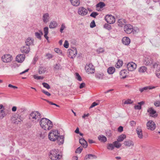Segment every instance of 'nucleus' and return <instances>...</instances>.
<instances>
[{
  "label": "nucleus",
  "instance_id": "a878e982",
  "mask_svg": "<svg viewBox=\"0 0 160 160\" xmlns=\"http://www.w3.org/2000/svg\"><path fill=\"white\" fill-rule=\"evenodd\" d=\"M53 69L54 71H59L62 69V67L59 63H57L54 66Z\"/></svg>",
  "mask_w": 160,
  "mask_h": 160
},
{
  "label": "nucleus",
  "instance_id": "c9c22d12",
  "mask_svg": "<svg viewBox=\"0 0 160 160\" xmlns=\"http://www.w3.org/2000/svg\"><path fill=\"white\" fill-rule=\"evenodd\" d=\"M114 146L113 144V143H108L107 145V148L109 150H112L114 148Z\"/></svg>",
  "mask_w": 160,
  "mask_h": 160
},
{
  "label": "nucleus",
  "instance_id": "473e14b6",
  "mask_svg": "<svg viewBox=\"0 0 160 160\" xmlns=\"http://www.w3.org/2000/svg\"><path fill=\"white\" fill-rule=\"evenodd\" d=\"M113 144L114 146V147L118 148H119L121 146V144L118 140L114 142Z\"/></svg>",
  "mask_w": 160,
  "mask_h": 160
},
{
  "label": "nucleus",
  "instance_id": "6e6552de",
  "mask_svg": "<svg viewBox=\"0 0 160 160\" xmlns=\"http://www.w3.org/2000/svg\"><path fill=\"white\" fill-rule=\"evenodd\" d=\"M133 26L130 24H126L124 26V30L127 34H130L133 31Z\"/></svg>",
  "mask_w": 160,
  "mask_h": 160
},
{
  "label": "nucleus",
  "instance_id": "4d7b16f0",
  "mask_svg": "<svg viewBox=\"0 0 160 160\" xmlns=\"http://www.w3.org/2000/svg\"><path fill=\"white\" fill-rule=\"evenodd\" d=\"M46 57H47L48 59H51L53 57V55L50 53H48L46 54Z\"/></svg>",
  "mask_w": 160,
  "mask_h": 160
},
{
  "label": "nucleus",
  "instance_id": "13d9d810",
  "mask_svg": "<svg viewBox=\"0 0 160 160\" xmlns=\"http://www.w3.org/2000/svg\"><path fill=\"white\" fill-rule=\"evenodd\" d=\"M96 26L94 20H92L90 24V27L91 28H93Z\"/></svg>",
  "mask_w": 160,
  "mask_h": 160
},
{
  "label": "nucleus",
  "instance_id": "6ab92c4d",
  "mask_svg": "<svg viewBox=\"0 0 160 160\" xmlns=\"http://www.w3.org/2000/svg\"><path fill=\"white\" fill-rule=\"evenodd\" d=\"M136 131L139 138L142 139L143 137V136L141 128L140 127L138 126L136 129Z\"/></svg>",
  "mask_w": 160,
  "mask_h": 160
},
{
  "label": "nucleus",
  "instance_id": "5fc2aeb1",
  "mask_svg": "<svg viewBox=\"0 0 160 160\" xmlns=\"http://www.w3.org/2000/svg\"><path fill=\"white\" fill-rule=\"evenodd\" d=\"M48 27H45L44 28V34L45 36L47 35L48 33Z\"/></svg>",
  "mask_w": 160,
  "mask_h": 160
},
{
  "label": "nucleus",
  "instance_id": "7c9ffc66",
  "mask_svg": "<svg viewBox=\"0 0 160 160\" xmlns=\"http://www.w3.org/2000/svg\"><path fill=\"white\" fill-rule=\"evenodd\" d=\"M126 138V135L124 134H122L118 136L117 140L119 142H121L124 139Z\"/></svg>",
  "mask_w": 160,
  "mask_h": 160
},
{
  "label": "nucleus",
  "instance_id": "3c124183",
  "mask_svg": "<svg viewBox=\"0 0 160 160\" xmlns=\"http://www.w3.org/2000/svg\"><path fill=\"white\" fill-rule=\"evenodd\" d=\"M54 51L56 53L59 54H62V51L58 48H55Z\"/></svg>",
  "mask_w": 160,
  "mask_h": 160
},
{
  "label": "nucleus",
  "instance_id": "e2e57ef3",
  "mask_svg": "<svg viewBox=\"0 0 160 160\" xmlns=\"http://www.w3.org/2000/svg\"><path fill=\"white\" fill-rule=\"evenodd\" d=\"M134 108L135 109L140 110L141 109V106L139 104L135 105L134 106Z\"/></svg>",
  "mask_w": 160,
  "mask_h": 160
},
{
  "label": "nucleus",
  "instance_id": "f8f14e48",
  "mask_svg": "<svg viewBox=\"0 0 160 160\" xmlns=\"http://www.w3.org/2000/svg\"><path fill=\"white\" fill-rule=\"evenodd\" d=\"M147 112L149 113L150 117L155 118L158 116V114L156 113V111L154 110L152 108H149L147 110Z\"/></svg>",
  "mask_w": 160,
  "mask_h": 160
},
{
  "label": "nucleus",
  "instance_id": "393cba45",
  "mask_svg": "<svg viewBox=\"0 0 160 160\" xmlns=\"http://www.w3.org/2000/svg\"><path fill=\"white\" fill-rule=\"evenodd\" d=\"M33 40L30 38H28L26 40L25 43L26 45L29 46L31 45H33Z\"/></svg>",
  "mask_w": 160,
  "mask_h": 160
},
{
  "label": "nucleus",
  "instance_id": "864d4df0",
  "mask_svg": "<svg viewBox=\"0 0 160 160\" xmlns=\"http://www.w3.org/2000/svg\"><path fill=\"white\" fill-rule=\"evenodd\" d=\"M98 15V13L96 12H92L90 16L94 18H95Z\"/></svg>",
  "mask_w": 160,
  "mask_h": 160
},
{
  "label": "nucleus",
  "instance_id": "423d86ee",
  "mask_svg": "<svg viewBox=\"0 0 160 160\" xmlns=\"http://www.w3.org/2000/svg\"><path fill=\"white\" fill-rule=\"evenodd\" d=\"M86 72L88 74H92L94 72L95 69L93 66L92 64H89L85 67Z\"/></svg>",
  "mask_w": 160,
  "mask_h": 160
},
{
  "label": "nucleus",
  "instance_id": "20e7f679",
  "mask_svg": "<svg viewBox=\"0 0 160 160\" xmlns=\"http://www.w3.org/2000/svg\"><path fill=\"white\" fill-rule=\"evenodd\" d=\"M41 114L38 111L32 112L29 115L30 119L38 120L41 118Z\"/></svg>",
  "mask_w": 160,
  "mask_h": 160
},
{
  "label": "nucleus",
  "instance_id": "f03ea898",
  "mask_svg": "<svg viewBox=\"0 0 160 160\" xmlns=\"http://www.w3.org/2000/svg\"><path fill=\"white\" fill-rule=\"evenodd\" d=\"M62 157V154L58 150H52L50 151L49 158L52 160H59Z\"/></svg>",
  "mask_w": 160,
  "mask_h": 160
},
{
  "label": "nucleus",
  "instance_id": "603ef678",
  "mask_svg": "<svg viewBox=\"0 0 160 160\" xmlns=\"http://www.w3.org/2000/svg\"><path fill=\"white\" fill-rule=\"evenodd\" d=\"M26 110V109L24 108H19L18 109V113L22 112Z\"/></svg>",
  "mask_w": 160,
  "mask_h": 160
},
{
  "label": "nucleus",
  "instance_id": "c03bdc74",
  "mask_svg": "<svg viewBox=\"0 0 160 160\" xmlns=\"http://www.w3.org/2000/svg\"><path fill=\"white\" fill-rule=\"evenodd\" d=\"M133 102V101H132L131 99H128L126 101L124 102V104H130Z\"/></svg>",
  "mask_w": 160,
  "mask_h": 160
},
{
  "label": "nucleus",
  "instance_id": "680f3d73",
  "mask_svg": "<svg viewBox=\"0 0 160 160\" xmlns=\"http://www.w3.org/2000/svg\"><path fill=\"white\" fill-rule=\"evenodd\" d=\"M42 92L48 96H50L51 95V94L50 93H49L48 92L45 91L44 90H42Z\"/></svg>",
  "mask_w": 160,
  "mask_h": 160
},
{
  "label": "nucleus",
  "instance_id": "79ce46f5",
  "mask_svg": "<svg viewBox=\"0 0 160 160\" xmlns=\"http://www.w3.org/2000/svg\"><path fill=\"white\" fill-rule=\"evenodd\" d=\"M124 20L122 19H119L118 22V25L119 26L122 27L124 25Z\"/></svg>",
  "mask_w": 160,
  "mask_h": 160
},
{
  "label": "nucleus",
  "instance_id": "8fccbe9b",
  "mask_svg": "<svg viewBox=\"0 0 160 160\" xmlns=\"http://www.w3.org/2000/svg\"><path fill=\"white\" fill-rule=\"evenodd\" d=\"M82 148H81L80 147H79L76 149L75 151V152L76 153H80L82 151Z\"/></svg>",
  "mask_w": 160,
  "mask_h": 160
},
{
  "label": "nucleus",
  "instance_id": "9d476101",
  "mask_svg": "<svg viewBox=\"0 0 160 160\" xmlns=\"http://www.w3.org/2000/svg\"><path fill=\"white\" fill-rule=\"evenodd\" d=\"M12 57L9 54H5L2 57V61L5 62H10L12 59Z\"/></svg>",
  "mask_w": 160,
  "mask_h": 160
},
{
  "label": "nucleus",
  "instance_id": "9b49d317",
  "mask_svg": "<svg viewBox=\"0 0 160 160\" xmlns=\"http://www.w3.org/2000/svg\"><path fill=\"white\" fill-rule=\"evenodd\" d=\"M127 67L128 71H132L136 68L137 65L135 63L131 62L128 63Z\"/></svg>",
  "mask_w": 160,
  "mask_h": 160
},
{
  "label": "nucleus",
  "instance_id": "412c9836",
  "mask_svg": "<svg viewBox=\"0 0 160 160\" xmlns=\"http://www.w3.org/2000/svg\"><path fill=\"white\" fill-rule=\"evenodd\" d=\"M123 44L125 45H128L130 42V40L128 37H124L122 39Z\"/></svg>",
  "mask_w": 160,
  "mask_h": 160
},
{
  "label": "nucleus",
  "instance_id": "338daca9",
  "mask_svg": "<svg viewBox=\"0 0 160 160\" xmlns=\"http://www.w3.org/2000/svg\"><path fill=\"white\" fill-rule=\"evenodd\" d=\"M130 124L131 126H134L136 125V123L135 121H132L130 122Z\"/></svg>",
  "mask_w": 160,
  "mask_h": 160
},
{
  "label": "nucleus",
  "instance_id": "cd10ccee",
  "mask_svg": "<svg viewBox=\"0 0 160 160\" xmlns=\"http://www.w3.org/2000/svg\"><path fill=\"white\" fill-rule=\"evenodd\" d=\"M155 88L154 86H148L144 87L142 88H140L139 89V91L141 92H143L144 90H147L148 89H151Z\"/></svg>",
  "mask_w": 160,
  "mask_h": 160
},
{
  "label": "nucleus",
  "instance_id": "aec40b11",
  "mask_svg": "<svg viewBox=\"0 0 160 160\" xmlns=\"http://www.w3.org/2000/svg\"><path fill=\"white\" fill-rule=\"evenodd\" d=\"M79 142L84 148H86L88 146V143L84 138L80 139L79 140Z\"/></svg>",
  "mask_w": 160,
  "mask_h": 160
},
{
  "label": "nucleus",
  "instance_id": "a18cd8bd",
  "mask_svg": "<svg viewBox=\"0 0 160 160\" xmlns=\"http://www.w3.org/2000/svg\"><path fill=\"white\" fill-rule=\"evenodd\" d=\"M42 84L43 85V86L47 89H49L50 88V85L47 83L43 82L42 83Z\"/></svg>",
  "mask_w": 160,
  "mask_h": 160
},
{
  "label": "nucleus",
  "instance_id": "0e129e2a",
  "mask_svg": "<svg viewBox=\"0 0 160 160\" xmlns=\"http://www.w3.org/2000/svg\"><path fill=\"white\" fill-rule=\"evenodd\" d=\"M118 131L119 132H122L123 131V128L122 127L120 126H119L118 129Z\"/></svg>",
  "mask_w": 160,
  "mask_h": 160
},
{
  "label": "nucleus",
  "instance_id": "2f4dec72",
  "mask_svg": "<svg viewBox=\"0 0 160 160\" xmlns=\"http://www.w3.org/2000/svg\"><path fill=\"white\" fill-rule=\"evenodd\" d=\"M98 138L99 141L103 142H105L107 140L106 137L102 135H100Z\"/></svg>",
  "mask_w": 160,
  "mask_h": 160
},
{
  "label": "nucleus",
  "instance_id": "4c0bfd02",
  "mask_svg": "<svg viewBox=\"0 0 160 160\" xmlns=\"http://www.w3.org/2000/svg\"><path fill=\"white\" fill-rule=\"evenodd\" d=\"M11 120L13 123L18 124L19 123V121L18 120V118L16 116L13 117L11 119Z\"/></svg>",
  "mask_w": 160,
  "mask_h": 160
},
{
  "label": "nucleus",
  "instance_id": "5701e85b",
  "mask_svg": "<svg viewBox=\"0 0 160 160\" xmlns=\"http://www.w3.org/2000/svg\"><path fill=\"white\" fill-rule=\"evenodd\" d=\"M123 144L125 146L128 147L134 146L133 142L130 140L125 141L124 142Z\"/></svg>",
  "mask_w": 160,
  "mask_h": 160
},
{
  "label": "nucleus",
  "instance_id": "58836bf2",
  "mask_svg": "<svg viewBox=\"0 0 160 160\" xmlns=\"http://www.w3.org/2000/svg\"><path fill=\"white\" fill-rule=\"evenodd\" d=\"M105 4L103 2H100L97 4L96 6L97 8H101L105 6Z\"/></svg>",
  "mask_w": 160,
  "mask_h": 160
},
{
  "label": "nucleus",
  "instance_id": "6e6d98bb",
  "mask_svg": "<svg viewBox=\"0 0 160 160\" xmlns=\"http://www.w3.org/2000/svg\"><path fill=\"white\" fill-rule=\"evenodd\" d=\"M33 78L34 79H37V80L42 79L44 78L43 77L37 76L35 75H34Z\"/></svg>",
  "mask_w": 160,
  "mask_h": 160
},
{
  "label": "nucleus",
  "instance_id": "37998d69",
  "mask_svg": "<svg viewBox=\"0 0 160 160\" xmlns=\"http://www.w3.org/2000/svg\"><path fill=\"white\" fill-rule=\"evenodd\" d=\"M104 28L105 29L110 30L112 29L111 26L108 23L105 24L104 25Z\"/></svg>",
  "mask_w": 160,
  "mask_h": 160
},
{
  "label": "nucleus",
  "instance_id": "72a5a7b5",
  "mask_svg": "<svg viewBox=\"0 0 160 160\" xmlns=\"http://www.w3.org/2000/svg\"><path fill=\"white\" fill-rule=\"evenodd\" d=\"M97 158V157L94 155H92V154H89L88 155H86L84 157V160H86L88 158L90 159L91 158Z\"/></svg>",
  "mask_w": 160,
  "mask_h": 160
},
{
  "label": "nucleus",
  "instance_id": "c85d7f7f",
  "mask_svg": "<svg viewBox=\"0 0 160 160\" xmlns=\"http://www.w3.org/2000/svg\"><path fill=\"white\" fill-rule=\"evenodd\" d=\"M72 5L75 6H78L80 4L79 0H70Z\"/></svg>",
  "mask_w": 160,
  "mask_h": 160
},
{
  "label": "nucleus",
  "instance_id": "0eeeda50",
  "mask_svg": "<svg viewBox=\"0 0 160 160\" xmlns=\"http://www.w3.org/2000/svg\"><path fill=\"white\" fill-rule=\"evenodd\" d=\"M147 128L151 130H154L156 128V125L155 122L152 120H149L147 123Z\"/></svg>",
  "mask_w": 160,
  "mask_h": 160
},
{
  "label": "nucleus",
  "instance_id": "e433bc0d",
  "mask_svg": "<svg viewBox=\"0 0 160 160\" xmlns=\"http://www.w3.org/2000/svg\"><path fill=\"white\" fill-rule=\"evenodd\" d=\"M96 78L99 80L103 79V74L102 73H97L95 76Z\"/></svg>",
  "mask_w": 160,
  "mask_h": 160
},
{
  "label": "nucleus",
  "instance_id": "a211bd4d",
  "mask_svg": "<svg viewBox=\"0 0 160 160\" xmlns=\"http://www.w3.org/2000/svg\"><path fill=\"white\" fill-rule=\"evenodd\" d=\"M4 109V107L3 105H0V119H2L6 116Z\"/></svg>",
  "mask_w": 160,
  "mask_h": 160
},
{
  "label": "nucleus",
  "instance_id": "f704fd0d",
  "mask_svg": "<svg viewBox=\"0 0 160 160\" xmlns=\"http://www.w3.org/2000/svg\"><path fill=\"white\" fill-rule=\"evenodd\" d=\"M115 70V68L114 67H109L108 69V72L109 74H112L114 72Z\"/></svg>",
  "mask_w": 160,
  "mask_h": 160
},
{
  "label": "nucleus",
  "instance_id": "f257e3e1",
  "mask_svg": "<svg viewBox=\"0 0 160 160\" xmlns=\"http://www.w3.org/2000/svg\"><path fill=\"white\" fill-rule=\"evenodd\" d=\"M39 123L42 128L45 130H49L53 126L52 122L46 118H42L40 120Z\"/></svg>",
  "mask_w": 160,
  "mask_h": 160
},
{
  "label": "nucleus",
  "instance_id": "7ed1b4c3",
  "mask_svg": "<svg viewBox=\"0 0 160 160\" xmlns=\"http://www.w3.org/2000/svg\"><path fill=\"white\" fill-rule=\"evenodd\" d=\"M58 132L56 130H52L49 132L48 135L49 139L52 141H55L58 136Z\"/></svg>",
  "mask_w": 160,
  "mask_h": 160
},
{
  "label": "nucleus",
  "instance_id": "49530a36",
  "mask_svg": "<svg viewBox=\"0 0 160 160\" xmlns=\"http://www.w3.org/2000/svg\"><path fill=\"white\" fill-rule=\"evenodd\" d=\"M76 78L78 79L79 81H81L82 80V79L80 76L79 75L78 73H76Z\"/></svg>",
  "mask_w": 160,
  "mask_h": 160
},
{
  "label": "nucleus",
  "instance_id": "f3484780",
  "mask_svg": "<svg viewBox=\"0 0 160 160\" xmlns=\"http://www.w3.org/2000/svg\"><path fill=\"white\" fill-rule=\"evenodd\" d=\"M64 137L63 136H58L56 139L57 142L59 145H62L63 143L64 142Z\"/></svg>",
  "mask_w": 160,
  "mask_h": 160
},
{
  "label": "nucleus",
  "instance_id": "b1692460",
  "mask_svg": "<svg viewBox=\"0 0 160 160\" xmlns=\"http://www.w3.org/2000/svg\"><path fill=\"white\" fill-rule=\"evenodd\" d=\"M121 78H125L127 77V71L126 70L123 69L120 72Z\"/></svg>",
  "mask_w": 160,
  "mask_h": 160
},
{
  "label": "nucleus",
  "instance_id": "4be33fe9",
  "mask_svg": "<svg viewBox=\"0 0 160 160\" xmlns=\"http://www.w3.org/2000/svg\"><path fill=\"white\" fill-rule=\"evenodd\" d=\"M47 68L44 67H40L38 69V72L39 74H44L47 72Z\"/></svg>",
  "mask_w": 160,
  "mask_h": 160
},
{
  "label": "nucleus",
  "instance_id": "c756f323",
  "mask_svg": "<svg viewBox=\"0 0 160 160\" xmlns=\"http://www.w3.org/2000/svg\"><path fill=\"white\" fill-rule=\"evenodd\" d=\"M58 25V24L56 22L53 21L51 22L49 25V27L50 28H56Z\"/></svg>",
  "mask_w": 160,
  "mask_h": 160
},
{
  "label": "nucleus",
  "instance_id": "052dcab7",
  "mask_svg": "<svg viewBox=\"0 0 160 160\" xmlns=\"http://www.w3.org/2000/svg\"><path fill=\"white\" fill-rule=\"evenodd\" d=\"M35 35L37 37V38L40 39H41V36L40 34L38 32H36L35 33Z\"/></svg>",
  "mask_w": 160,
  "mask_h": 160
},
{
  "label": "nucleus",
  "instance_id": "774afa93",
  "mask_svg": "<svg viewBox=\"0 0 160 160\" xmlns=\"http://www.w3.org/2000/svg\"><path fill=\"white\" fill-rule=\"evenodd\" d=\"M85 86V83L84 82H82L81 83L80 85L79 88L80 89L82 88H84Z\"/></svg>",
  "mask_w": 160,
  "mask_h": 160
},
{
  "label": "nucleus",
  "instance_id": "09e8293b",
  "mask_svg": "<svg viewBox=\"0 0 160 160\" xmlns=\"http://www.w3.org/2000/svg\"><path fill=\"white\" fill-rule=\"evenodd\" d=\"M66 28L65 26L64 23H62L60 29V31L62 33L63 31Z\"/></svg>",
  "mask_w": 160,
  "mask_h": 160
},
{
  "label": "nucleus",
  "instance_id": "ea45409f",
  "mask_svg": "<svg viewBox=\"0 0 160 160\" xmlns=\"http://www.w3.org/2000/svg\"><path fill=\"white\" fill-rule=\"evenodd\" d=\"M138 71L140 72H144L147 71V68L145 66L141 67L139 68Z\"/></svg>",
  "mask_w": 160,
  "mask_h": 160
},
{
  "label": "nucleus",
  "instance_id": "39448f33",
  "mask_svg": "<svg viewBox=\"0 0 160 160\" xmlns=\"http://www.w3.org/2000/svg\"><path fill=\"white\" fill-rule=\"evenodd\" d=\"M105 19L106 21L110 24L114 23L115 21L114 17L111 15H106L105 17Z\"/></svg>",
  "mask_w": 160,
  "mask_h": 160
},
{
  "label": "nucleus",
  "instance_id": "de8ad7c7",
  "mask_svg": "<svg viewBox=\"0 0 160 160\" xmlns=\"http://www.w3.org/2000/svg\"><path fill=\"white\" fill-rule=\"evenodd\" d=\"M155 74L156 76L158 78H160V68L158 69L156 71Z\"/></svg>",
  "mask_w": 160,
  "mask_h": 160
},
{
  "label": "nucleus",
  "instance_id": "1a4fd4ad",
  "mask_svg": "<svg viewBox=\"0 0 160 160\" xmlns=\"http://www.w3.org/2000/svg\"><path fill=\"white\" fill-rule=\"evenodd\" d=\"M69 57L72 58H74L77 53L76 48H73L72 49H69L68 50Z\"/></svg>",
  "mask_w": 160,
  "mask_h": 160
},
{
  "label": "nucleus",
  "instance_id": "bf43d9fd",
  "mask_svg": "<svg viewBox=\"0 0 160 160\" xmlns=\"http://www.w3.org/2000/svg\"><path fill=\"white\" fill-rule=\"evenodd\" d=\"M69 44L68 41L65 40L64 44V47L66 48H68V47Z\"/></svg>",
  "mask_w": 160,
  "mask_h": 160
},
{
  "label": "nucleus",
  "instance_id": "2eb2a0df",
  "mask_svg": "<svg viewBox=\"0 0 160 160\" xmlns=\"http://www.w3.org/2000/svg\"><path fill=\"white\" fill-rule=\"evenodd\" d=\"M25 57L24 54H20L18 55L16 57V61L18 62H22L25 59Z\"/></svg>",
  "mask_w": 160,
  "mask_h": 160
},
{
  "label": "nucleus",
  "instance_id": "a19ab883",
  "mask_svg": "<svg viewBox=\"0 0 160 160\" xmlns=\"http://www.w3.org/2000/svg\"><path fill=\"white\" fill-rule=\"evenodd\" d=\"M122 61L120 60H118V62L116 65V67L117 68H119L122 66Z\"/></svg>",
  "mask_w": 160,
  "mask_h": 160
},
{
  "label": "nucleus",
  "instance_id": "69168bd1",
  "mask_svg": "<svg viewBox=\"0 0 160 160\" xmlns=\"http://www.w3.org/2000/svg\"><path fill=\"white\" fill-rule=\"evenodd\" d=\"M98 105V104L96 102H94L90 106V108H92L96 105Z\"/></svg>",
  "mask_w": 160,
  "mask_h": 160
},
{
  "label": "nucleus",
  "instance_id": "dca6fc26",
  "mask_svg": "<svg viewBox=\"0 0 160 160\" xmlns=\"http://www.w3.org/2000/svg\"><path fill=\"white\" fill-rule=\"evenodd\" d=\"M79 14L82 16H84L86 15L88 13L87 10L83 7H81L79 8L78 11Z\"/></svg>",
  "mask_w": 160,
  "mask_h": 160
},
{
  "label": "nucleus",
  "instance_id": "ddd939ff",
  "mask_svg": "<svg viewBox=\"0 0 160 160\" xmlns=\"http://www.w3.org/2000/svg\"><path fill=\"white\" fill-rule=\"evenodd\" d=\"M20 51L23 53L28 54L30 51V47L25 45V46H23L21 48Z\"/></svg>",
  "mask_w": 160,
  "mask_h": 160
},
{
  "label": "nucleus",
  "instance_id": "bb28decb",
  "mask_svg": "<svg viewBox=\"0 0 160 160\" xmlns=\"http://www.w3.org/2000/svg\"><path fill=\"white\" fill-rule=\"evenodd\" d=\"M49 19V15L48 13L44 14L42 17V20L43 21L47 23Z\"/></svg>",
  "mask_w": 160,
  "mask_h": 160
},
{
  "label": "nucleus",
  "instance_id": "4468645a",
  "mask_svg": "<svg viewBox=\"0 0 160 160\" xmlns=\"http://www.w3.org/2000/svg\"><path fill=\"white\" fill-rule=\"evenodd\" d=\"M144 63L146 65H151L153 63V60L150 57H145Z\"/></svg>",
  "mask_w": 160,
  "mask_h": 160
}]
</instances>
